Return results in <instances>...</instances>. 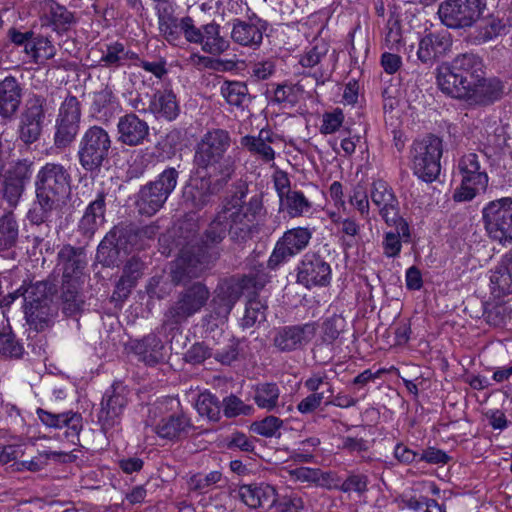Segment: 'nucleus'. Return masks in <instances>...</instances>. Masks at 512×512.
I'll return each mask as SVG.
<instances>
[{
    "label": "nucleus",
    "mask_w": 512,
    "mask_h": 512,
    "mask_svg": "<svg viewBox=\"0 0 512 512\" xmlns=\"http://www.w3.org/2000/svg\"><path fill=\"white\" fill-rule=\"evenodd\" d=\"M328 50V45L325 42L320 41L311 47H307L299 58V64L303 68L313 70L311 75L315 78L317 84H324L326 79L330 76L328 70L324 68Z\"/></svg>",
    "instance_id": "29"
},
{
    "label": "nucleus",
    "mask_w": 512,
    "mask_h": 512,
    "mask_svg": "<svg viewBox=\"0 0 512 512\" xmlns=\"http://www.w3.org/2000/svg\"><path fill=\"white\" fill-rule=\"evenodd\" d=\"M17 237V221L12 213H7L0 218V251L7 250L14 246Z\"/></svg>",
    "instance_id": "54"
},
{
    "label": "nucleus",
    "mask_w": 512,
    "mask_h": 512,
    "mask_svg": "<svg viewBox=\"0 0 512 512\" xmlns=\"http://www.w3.org/2000/svg\"><path fill=\"white\" fill-rule=\"evenodd\" d=\"M490 289L495 298L512 294V254H505L491 270Z\"/></svg>",
    "instance_id": "36"
},
{
    "label": "nucleus",
    "mask_w": 512,
    "mask_h": 512,
    "mask_svg": "<svg viewBox=\"0 0 512 512\" xmlns=\"http://www.w3.org/2000/svg\"><path fill=\"white\" fill-rule=\"evenodd\" d=\"M184 17L177 19L171 16H159V30L163 37L173 45H177L183 34L182 21Z\"/></svg>",
    "instance_id": "57"
},
{
    "label": "nucleus",
    "mask_w": 512,
    "mask_h": 512,
    "mask_svg": "<svg viewBox=\"0 0 512 512\" xmlns=\"http://www.w3.org/2000/svg\"><path fill=\"white\" fill-rule=\"evenodd\" d=\"M277 135L270 129H261L257 136L246 135L240 140L242 147L252 155L260 158L264 163H270L275 159V151L272 148L277 140Z\"/></svg>",
    "instance_id": "30"
},
{
    "label": "nucleus",
    "mask_w": 512,
    "mask_h": 512,
    "mask_svg": "<svg viewBox=\"0 0 512 512\" xmlns=\"http://www.w3.org/2000/svg\"><path fill=\"white\" fill-rule=\"evenodd\" d=\"M148 110L156 119L175 120L180 113V106L172 90H157L151 96Z\"/></svg>",
    "instance_id": "33"
},
{
    "label": "nucleus",
    "mask_w": 512,
    "mask_h": 512,
    "mask_svg": "<svg viewBox=\"0 0 512 512\" xmlns=\"http://www.w3.org/2000/svg\"><path fill=\"white\" fill-rule=\"evenodd\" d=\"M279 396L277 384L262 383L256 386L253 399L259 408L272 411L278 407Z\"/></svg>",
    "instance_id": "49"
},
{
    "label": "nucleus",
    "mask_w": 512,
    "mask_h": 512,
    "mask_svg": "<svg viewBox=\"0 0 512 512\" xmlns=\"http://www.w3.org/2000/svg\"><path fill=\"white\" fill-rule=\"evenodd\" d=\"M132 348L138 359L150 366L164 361L166 357L165 345L156 333H150L135 341Z\"/></svg>",
    "instance_id": "34"
},
{
    "label": "nucleus",
    "mask_w": 512,
    "mask_h": 512,
    "mask_svg": "<svg viewBox=\"0 0 512 512\" xmlns=\"http://www.w3.org/2000/svg\"><path fill=\"white\" fill-rule=\"evenodd\" d=\"M71 175L60 163H46L38 171L35 180L37 205L29 211L33 224L52 223L62 217V209L70 193Z\"/></svg>",
    "instance_id": "2"
},
{
    "label": "nucleus",
    "mask_w": 512,
    "mask_h": 512,
    "mask_svg": "<svg viewBox=\"0 0 512 512\" xmlns=\"http://www.w3.org/2000/svg\"><path fill=\"white\" fill-rule=\"evenodd\" d=\"M168 197L158 188H154L152 182L143 186L138 194L136 205L141 215L152 216L159 211Z\"/></svg>",
    "instance_id": "39"
},
{
    "label": "nucleus",
    "mask_w": 512,
    "mask_h": 512,
    "mask_svg": "<svg viewBox=\"0 0 512 512\" xmlns=\"http://www.w3.org/2000/svg\"><path fill=\"white\" fill-rule=\"evenodd\" d=\"M296 282L307 289L330 283L331 267L317 252H307L296 267Z\"/></svg>",
    "instance_id": "16"
},
{
    "label": "nucleus",
    "mask_w": 512,
    "mask_h": 512,
    "mask_svg": "<svg viewBox=\"0 0 512 512\" xmlns=\"http://www.w3.org/2000/svg\"><path fill=\"white\" fill-rule=\"evenodd\" d=\"M225 482L221 471L214 470L209 473L193 474L188 480V488L197 494H207L216 488H220Z\"/></svg>",
    "instance_id": "45"
},
{
    "label": "nucleus",
    "mask_w": 512,
    "mask_h": 512,
    "mask_svg": "<svg viewBox=\"0 0 512 512\" xmlns=\"http://www.w3.org/2000/svg\"><path fill=\"white\" fill-rule=\"evenodd\" d=\"M61 455H64L62 452L57 451H42L38 453L37 456L33 457L31 460H24L20 462H16V470L17 471H31L37 472L44 469L48 465V460L53 458H58Z\"/></svg>",
    "instance_id": "61"
},
{
    "label": "nucleus",
    "mask_w": 512,
    "mask_h": 512,
    "mask_svg": "<svg viewBox=\"0 0 512 512\" xmlns=\"http://www.w3.org/2000/svg\"><path fill=\"white\" fill-rule=\"evenodd\" d=\"M123 413L101 402L98 424L107 437H112L121 430Z\"/></svg>",
    "instance_id": "50"
},
{
    "label": "nucleus",
    "mask_w": 512,
    "mask_h": 512,
    "mask_svg": "<svg viewBox=\"0 0 512 512\" xmlns=\"http://www.w3.org/2000/svg\"><path fill=\"white\" fill-rule=\"evenodd\" d=\"M232 178L211 172H201L191 179L183 192L187 207L199 211L213 202V198L221 192Z\"/></svg>",
    "instance_id": "11"
},
{
    "label": "nucleus",
    "mask_w": 512,
    "mask_h": 512,
    "mask_svg": "<svg viewBox=\"0 0 512 512\" xmlns=\"http://www.w3.org/2000/svg\"><path fill=\"white\" fill-rule=\"evenodd\" d=\"M247 194L248 187L243 183L233 195L224 199L205 231L203 243L206 246L219 244L227 232L233 240L245 241L258 231L256 222L266 213L262 195L255 194L245 202Z\"/></svg>",
    "instance_id": "1"
},
{
    "label": "nucleus",
    "mask_w": 512,
    "mask_h": 512,
    "mask_svg": "<svg viewBox=\"0 0 512 512\" xmlns=\"http://www.w3.org/2000/svg\"><path fill=\"white\" fill-rule=\"evenodd\" d=\"M58 265L63 271V283H84V261L81 253L71 245L63 246L58 252Z\"/></svg>",
    "instance_id": "31"
},
{
    "label": "nucleus",
    "mask_w": 512,
    "mask_h": 512,
    "mask_svg": "<svg viewBox=\"0 0 512 512\" xmlns=\"http://www.w3.org/2000/svg\"><path fill=\"white\" fill-rule=\"evenodd\" d=\"M23 343L17 339L9 326L0 328V357L5 359H20L24 355Z\"/></svg>",
    "instance_id": "47"
},
{
    "label": "nucleus",
    "mask_w": 512,
    "mask_h": 512,
    "mask_svg": "<svg viewBox=\"0 0 512 512\" xmlns=\"http://www.w3.org/2000/svg\"><path fill=\"white\" fill-rule=\"evenodd\" d=\"M129 393L127 386L121 382H116L105 391L101 402L124 413L129 402Z\"/></svg>",
    "instance_id": "52"
},
{
    "label": "nucleus",
    "mask_w": 512,
    "mask_h": 512,
    "mask_svg": "<svg viewBox=\"0 0 512 512\" xmlns=\"http://www.w3.org/2000/svg\"><path fill=\"white\" fill-rule=\"evenodd\" d=\"M452 44V36L447 30L428 32L419 39L417 58L424 64L433 65L451 51Z\"/></svg>",
    "instance_id": "20"
},
{
    "label": "nucleus",
    "mask_w": 512,
    "mask_h": 512,
    "mask_svg": "<svg viewBox=\"0 0 512 512\" xmlns=\"http://www.w3.org/2000/svg\"><path fill=\"white\" fill-rule=\"evenodd\" d=\"M46 99L40 95L31 96L27 102L19 123V138L25 144L36 142L42 133L45 120Z\"/></svg>",
    "instance_id": "18"
},
{
    "label": "nucleus",
    "mask_w": 512,
    "mask_h": 512,
    "mask_svg": "<svg viewBox=\"0 0 512 512\" xmlns=\"http://www.w3.org/2000/svg\"><path fill=\"white\" fill-rule=\"evenodd\" d=\"M230 133L221 128H213L203 134L195 146L193 163L195 170L211 172L232 178L236 170V161L232 156H226L231 147Z\"/></svg>",
    "instance_id": "3"
},
{
    "label": "nucleus",
    "mask_w": 512,
    "mask_h": 512,
    "mask_svg": "<svg viewBox=\"0 0 512 512\" xmlns=\"http://www.w3.org/2000/svg\"><path fill=\"white\" fill-rule=\"evenodd\" d=\"M482 72V59L474 53H463L438 69L437 84L443 93L455 98Z\"/></svg>",
    "instance_id": "5"
},
{
    "label": "nucleus",
    "mask_w": 512,
    "mask_h": 512,
    "mask_svg": "<svg viewBox=\"0 0 512 512\" xmlns=\"http://www.w3.org/2000/svg\"><path fill=\"white\" fill-rule=\"evenodd\" d=\"M503 93L502 81L496 77L486 78L484 71L481 76L470 82V86L461 90L455 98L465 100L470 104L489 105L499 100Z\"/></svg>",
    "instance_id": "19"
},
{
    "label": "nucleus",
    "mask_w": 512,
    "mask_h": 512,
    "mask_svg": "<svg viewBox=\"0 0 512 512\" xmlns=\"http://www.w3.org/2000/svg\"><path fill=\"white\" fill-rule=\"evenodd\" d=\"M313 229L310 227H294L288 229L277 240L268 259V267L277 269L281 264L304 251L310 244Z\"/></svg>",
    "instance_id": "15"
},
{
    "label": "nucleus",
    "mask_w": 512,
    "mask_h": 512,
    "mask_svg": "<svg viewBox=\"0 0 512 512\" xmlns=\"http://www.w3.org/2000/svg\"><path fill=\"white\" fill-rule=\"evenodd\" d=\"M210 291L201 282H195L177 293L175 300L164 313L158 334L168 338L174 332H180V327L190 317L199 313L207 304Z\"/></svg>",
    "instance_id": "4"
},
{
    "label": "nucleus",
    "mask_w": 512,
    "mask_h": 512,
    "mask_svg": "<svg viewBox=\"0 0 512 512\" xmlns=\"http://www.w3.org/2000/svg\"><path fill=\"white\" fill-rule=\"evenodd\" d=\"M384 45L389 50L399 51L402 44V30L398 17L391 14L384 28Z\"/></svg>",
    "instance_id": "58"
},
{
    "label": "nucleus",
    "mask_w": 512,
    "mask_h": 512,
    "mask_svg": "<svg viewBox=\"0 0 512 512\" xmlns=\"http://www.w3.org/2000/svg\"><path fill=\"white\" fill-rule=\"evenodd\" d=\"M239 296L238 287L230 284L220 285L212 301L213 312L217 317L226 319L239 299Z\"/></svg>",
    "instance_id": "42"
},
{
    "label": "nucleus",
    "mask_w": 512,
    "mask_h": 512,
    "mask_svg": "<svg viewBox=\"0 0 512 512\" xmlns=\"http://www.w3.org/2000/svg\"><path fill=\"white\" fill-rule=\"evenodd\" d=\"M313 204L300 190L288 192L279 201V210L285 212L290 218H298L311 213Z\"/></svg>",
    "instance_id": "40"
},
{
    "label": "nucleus",
    "mask_w": 512,
    "mask_h": 512,
    "mask_svg": "<svg viewBox=\"0 0 512 512\" xmlns=\"http://www.w3.org/2000/svg\"><path fill=\"white\" fill-rule=\"evenodd\" d=\"M220 94L227 104L235 107H243L248 99V87L240 81H224L220 86Z\"/></svg>",
    "instance_id": "51"
},
{
    "label": "nucleus",
    "mask_w": 512,
    "mask_h": 512,
    "mask_svg": "<svg viewBox=\"0 0 512 512\" xmlns=\"http://www.w3.org/2000/svg\"><path fill=\"white\" fill-rule=\"evenodd\" d=\"M331 219L333 223L338 225L340 227V232L348 237L349 239V245H352V243L357 239L360 238L361 233V224L357 221L355 217H346L342 218L340 216H337L336 214H331Z\"/></svg>",
    "instance_id": "63"
},
{
    "label": "nucleus",
    "mask_w": 512,
    "mask_h": 512,
    "mask_svg": "<svg viewBox=\"0 0 512 512\" xmlns=\"http://www.w3.org/2000/svg\"><path fill=\"white\" fill-rule=\"evenodd\" d=\"M501 11L497 14L489 15L478 26L475 39L478 43H486L500 35L506 34L507 29L512 27V15L500 17Z\"/></svg>",
    "instance_id": "38"
},
{
    "label": "nucleus",
    "mask_w": 512,
    "mask_h": 512,
    "mask_svg": "<svg viewBox=\"0 0 512 512\" xmlns=\"http://www.w3.org/2000/svg\"><path fill=\"white\" fill-rule=\"evenodd\" d=\"M485 9V0H444L437 13L447 28L465 29L472 27Z\"/></svg>",
    "instance_id": "13"
},
{
    "label": "nucleus",
    "mask_w": 512,
    "mask_h": 512,
    "mask_svg": "<svg viewBox=\"0 0 512 512\" xmlns=\"http://www.w3.org/2000/svg\"><path fill=\"white\" fill-rule=\"evenodd\" d=\"M458 171L461 182L453 194L456 202H467L484 193L488 187V174L481 166L479 155L468 153L463 155L458 162Z\"/></svg>",
    "instance_id": "9"
},
{
    "label": "nucleus",
    "mask_w": 512,
    "mask_h": 512,
    "mask_svg": "<svg viewBox=\"0 0 512 512\" xmlns=\"http://www.w3.org/2000/svg\"><path fill=\"white\" fill-rule=\"evenodd\" d=\"M114 107L115 97L110 89L105 88L94 94L91 109L99 118L107 117Z\"/></svg>",
    "instance_id": "59"
},
{
    "label": "nucleus",
    "mask_w": 512,
    "mask_h": 512,
    "mask_svg": "<svg viewBox=\"0 0 512 512\" xmlns=\"http://www.w3.org/2000/svg\"><path fill=\"white\" fill-rule=\"evenodd\" d=\"M442 153V140L437 136L428 135L421 140H415L410 148L413 174L427 183L435 181L441 171Z\"/></svg>",
    "instance_id": "7"
},
{
    "label": "nucleus",
    "mask_w": 512,
    "mask_h": 512,
    "mask_svg": "<svg viewBox=\"0 0 512 512\" xmlns=\"http://www.w3.org/2000/svg\"><path fill=\"white\" fill-rule=\"evenodd\" d=\"M148 123L134 113L121 116L117 123V140L127 146H138L149 137Z\"/></svg>",
    "instance_id": "24"
},
{
    "label": "nucleus",
    "mask_w": 512,
    "mask_h": 512,
    "mask_svg": "<svg viewBox=\"0 0 512 512\" xmlns=\"http://www.w3.org/2000/svg\"><path fill=\"white\" fill-rule=\"evenodd\" d=\"M56 53L57 49L52 40L41 34H35L29 49H26L30 62L37 65H43L46 61L53 59Z\"/></svg>",
    "instance_id": "44"
},
{
    "label": "nucleus",
    "mask_w": 512,
    "mask_h": 512,
    "mask_svg": "<svg viewBox=\"0 0 512 512\" xmlns=\"http://www.w3.org/2000/svg\"><path fill=\"white\" fill-rule=\"evenodd\" d=\"M24 314L27 324L35 331H43L48 328L56 314V309L50 302L25 308Z\"/></svg>",
    "instance_id": "43"
},
{
    "label": "nucleus",
    "mask_w": 512,
    "mask_h": 512,
    "mask_svg": "<svg viewBox=\"0 0 512 512\" xmlns=\"http://www.w3.org/2000/svg\"><path fill=\"white\" fill-rule=\"evenodd\" d=\"M50 301H52V299L47 283H23V309Z\"/></svg>",
    "instance_id": "48"
},
{
    "label": "nucleus",
    "mask_w": 512,
    "mask_h": 512,
    "mask_svg": "<svg viewBox=\"0 0 512 512\" xmlns=\"http://www.w3.org/2000/svg\"><path fill=\"white\" fill-rule=\"evenodd\" d=\"M370 198L372 203L378 208L379 215L385 223H395V220L401 218L399 211V202L393 189L384 180L373 181L370 189Z\"/></svg>",
    "instance_id": "23"
},
{
    "label": "nucleus",
    "mask_w": 512,
    "mask_h": 512,
    "mask_svg": "<svg viewBox=\"0 0 512 512\" xmlns=\"http://www.w3.org/2000/svg\"><path fill=\"white\" fill-rule=\"evenodd\" d=\"M179 172L174 167H168L162 171L158 178L153 181L154 188H158L167 197L175 190L178 182Z\"/></svg>",
    "instance_id": "64"
},
{
    "label": "nucleus",
    "mask_w": 512,
    "mask_h": 512,
    "mask_svg": "<svg viewBox=\"0 0 512 512\" xmlns=\"http://www.w3.org/2000/svg\"><path fill=\"white\" fill-rule=\"evenodd\" d=\"M385 224L394 229L383 233L381 242L383 254L387 258H397L402 251V243H408L411 240L409 224L403 217L395 220V223Z\"/></svg>",
    "instance_id": "26"
},
{
    "label": "nucleus",
    "mask_w": 512,
    "mask_h": 512,
    "mask_svg": "<svg viewBox=\"0 0 512 512\" xmlns=\"http://www.w3.org/2000/svg\"><path fill=\"white\" fill-rule=\"evenodd\" d=\"M37 415L40 421L47 427L54 429L67 428V438H77L83 427L82 415L74 411H66L62 413H52L42 408L37 409ZM74 442V440H72Z\"/></svg>",
    "instance_id": "25"
},
{
    "label": "nucleus",
    "mask_w": 512,
    "mask_h": 512,
    "mask_svg": "<svg viewBox=\"0 0 512 512\" xmlns=\"http://www.w3.org/2000/svg\"><path fill=\"white\" fill-rule=\"evenodd\" d=\"M238 497L249 508L270 506L275 502V490L269 485L244 484L238 489Z\"/></svg>",
    "instance_id": "37"
},
{
    "label": "nucleus",
    "mask_w": 512,
    "mask_h": 512,
    "mask_svg": "<svg viewBox=\"0 0 512 512\" xmlns=\"http://www.w3.org/2000/svg\"><path fill=\"white\" fill-rule=\"evenodd\" d=\"M30 177L31 168L26 162H18L7 170L4 180V196L10 203L17 202Z\"/></svg>",
    "instance_id": "32"
},
{
    "label": "nucleus",
    "mask_w": 512,
    "mask_h": 512,
    "mask_svg": "<svg viewBox=\"0 0 512 512\" xmlns=\"http://www.w3.org/2000/svg\"><path fill=\"white\" fill-rule=\"evenodd\" d=\"M199 415L210 421H218L221 415V405L218 398L210 393H202L196 401Z\"/></svg>",
    "instance_id": "56"
},
{
    "label": "nucleus",
    "mask_w": 512,
    "mask_h": 512,
    "mask_svg": "<svg viewBox=\"0 0 512 512\" xmlns=\"http://www.w3.org/2000/svg\"><path fill=\"white\" fill-rule=\"evenodd\" d=\"M22 100V88L13 76L0 81V117L6 122L16 115Z\"/></svg>",
    "instance_id": "28"
},
{
    "label": "nucleus",
    "mask_w": 512,
    "mask_h": 512,
    "mask_svg": "<svg viewBox=\"0 0 512 512\" xmlns=\"http://www.w3.org/2000/svg\"><path fill=\"white\" fill-rule=\"evenodd\" d=\"M482 221L490 240L502 246L512 244V198L488 202L482 209Z\"/></svg>",
    "instance_id": "8"
},
{
    "label": "nucleus",
    "mask_w": 512,
    "mask_h": 512,
    "mask_svg": "<svg viewBox=\"0 0 512 512\" xmlns=\"http://www.w3.org/2000/svg\"><path fill=\"white\" fill-rule=\"evenodd\" d=\"M317 330L316 322L276 328L272 338L273 346L280 352L303 349L315 337Z\"/></svg>",
    "instance_id": "17"
},
{
    "label": "nucleus",
    "mask_w": 512,
    "mask_h": 512,
    "mask_svg": "<svg viewBox=\"0 0 512 512\" xmlns=\"http://www.w3.org/2000/svg\"><path fill=\"white\" fill-rule=\"evenodd\" d=\"M42 27H49L58 35L68 32L77 22L74 12L55 0H42L39 4Z\"/></svg>",
    "instance_id": "22"
},
{
    "label": "nucleus",
    "mask_w": 512,
    "mask_h": 512,
    "mask_svg": "<svg viewBox=\"0 0 512 512\" xmlns=\"http://www.w3.org/2000/svg\"><path fill=\"white\" fill-rule=\"evenodd\" d=\"M282 426L283 421L280 418L270 415L262 420L253 422L251 430L257 435L266 438L279 437Z\"/></svg>",
    "instance_id": "60"
},
{
    "label": "nucleus",
    "mask_w": 512,
    "mask_h": 512,
    "mask_svg": "<svg viewBox=\"0 0 512 512\" xmlns=\"http://www.w3.org/2000/svg\"><path fill=\"white\" fill-rule=\"evenodd\" d=\"M124 44L115 41L105 45L99 64L108 69H117L124 66Z\"/></svg>",
    "instance_id": "55"
},
{
    "label": "nucleus",
    "mask_w": 512,
    "mask_h": 512,
    "mask_svg": "<svg viewBox=\"0 0 512 512\" xmlns=\"http://www.w3.org/2000/svg\"><path fill=\"white\" fill-rule=\"evenodd\" d=\"M189 427V419L183 414H178L162 418L155 425L153 431L161 438L173 440L187 433Z\"/></svg>",
    "instance_id": "41"
},
{
    "label": "nucleus",
    "mask_w": 512,
    "mask_h": 512,
    "mask_svg": "<svg viewBox=\"0 0 512 512\" xmlns=\"http://www.w3.org/2000/svg\"><path fill=\"white\" fill-rule=\"evenodd\" d=\"M146 245L135 224H121L113 227L97 248V259L106 266L115 265L121 252L131 253L144 249Z\"/></svg>",
    "instance_id": "6"
},
{
    "label": "nucleus",
    "mask_w": 512,
    "mask_h": 512,
    "mask_svg": "<svg viewBox=\"0 0 512 512\" xmlns=\"http://www.w3.org/2000/svg\"><path fill=\"white\" fill-rule=\"evenodd\" d=\"M111 144L110 135L103 127L93 125L87 128L80 138L77 153L82 168L89 172L99 170L108 158Z\"/></svg>",
    "instance_id": "10"
},
{
    "label": "nucleus",
    "mask_w": 512,
    "mask_h": 512,
    "mask_svg": "<svg viewBox=\"0 0 512 512\" xmlns=\"http://www.w3.org/2000/svg\"><path fill=\"white\" fill-rule=\"evenodd\" d=\"M106 196L103 190L97 192L95 199L86 207L79 221V231L86 238H92L105 222Z\"/></svg>",
    "instance_id": "27"
},
{
    "label": "nucleus",
    "mask_w": 512,
    "mask_h": 512,
    "mask_svg": "<svg viewBox=\"0 0 512 512\" xmlns=\"http://www.w3.org/2000/svg\"><path fill=\"white\" fill-rule=\"evenodd\" d=\"M181 26L185 40L200 45L207 54L218 56L230 47L229 41L221 35L220 25L215 21L198 26L191 16H185Z\"/></svg>",
    "instance_id": "12"
},
{
    "label": "nucleus",
    "mask_w": 512,
    "mask_h": 512,
    "mask_svg": "<svg viewBox=\"0 0 512 512\" xmlns=\"http://www.w3.org/2000/svg\"><path fill=\"white\" fill-rule=\"evenodd\" d=\"M84 283H62V311L67 316L78 313L84 304L81 289Z\"/></svg>",
    "instance_id": "46"
},
{
    "label": "nucleus",
    "mask_w": 512,
    "mask_h": 512,
    "mask_svg": "<svg viewBox=\"0 0 512 512\" xmlns=\"http://www.w3.org/2000/svg\"><path fill=\"white\" fill-rule=\"evenodd\" d=\"M82 116L81 104L76 96L68 95L60 104L53 136L57 149H66L76 139Z\"/></svg>",
    "instance_id": "14"
},
{
    "label": "nucleus",
    "mask_w": 512,
    "mask_h": 512,
    "mask_svg": "<svg viewBox=\"0 0 512 512\" xmlns=\"http://www.w3.org/2000/svg\"><path fill=\"white\" fill-rule=\"evenodd\" d=\"M349 203L359 212L364 219L369 217L370 203L366 188L362 184L353 186L349 193Z\"/></svg>",
    "instance_id": "62"
},
{
    "label": "nucleus",
    "mask_w": 512,
    "mask_h": 512,
    "mask_svg": "<svg viewBox=\"0 0 512 512\" xmlns=\"http://www.w3.org/2000/svg\"><path fill=\"white\" fill-rule=\"evenodd\" d=\"M267 305L265 301L257 296L249 299L246 304L244 316L241 319V325L244 328H250L256 323H261L266 319Z\"/></svg>",
    "instance_id": "53"
},
{
    "label": "nucleus",
    "mask_w": 512,
    "mask_h": 512,
    "mask_svg": "<svg viewBox=\"0 0 512 512\" xmlns=\"http://www.w3.org/2000/svg\"><path fill=\"white\" fill-rule=\"evenodd\" d=\"M266 29L267 22L256 14L247 20L236 18L231 21V39L238 45L256 49L262 44Z\"/></svg>",
    "instance_id": "21"
},
{
    "label": "nucleus",
    "mask_w": 512,
    "mask_h": 512,
    "mask_svg": "<svg viewBox=\"0 0 512 512\" xmlns=\"http://www.w3.org/2000/svg\"><path fill=\"white\" fill-rule=\"evenodd\" d=\"M206 269L207 265L199 256L183 251L171 270L172 281L176 284L183 283L200 277Z\"/></svg>",
    "instance_id": "35"
}]
</instances>
